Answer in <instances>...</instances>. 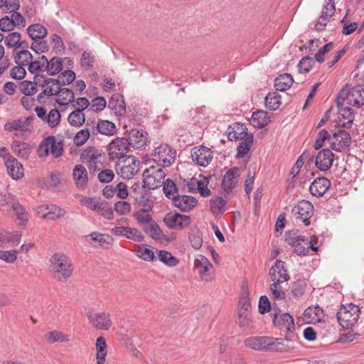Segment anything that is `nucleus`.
<instances>
[{
	"label": "nucleus",
	"mask_w": 364,
	"mask_h": 364,
	"mask_svg": "<svg viewBox=\"0 0 364 364\" xmlns=\"http://www.w3.org/2000/svg\"><path fill=\"white\" fill-rule=\"evenodd\" d=\"M281 339L269 336H250L244 340V345L257 351H287Z\"/></svg>",
	"instance_id": "f257e3e1"
},
{
	"label": "nucleus",
	"mask_w": 364,
	"mask_h": 364,
	"mask_svg": "<svg viewBox=\"0 0 364 364\" xmlns=\"http://www.w3.org/2000/svg\"><path fill=\"white\" fill-rule=\"evenodd\" d=\"M269 276L273 282L270 286L273 296H284V293L281 290L280 284L287 282L290 278L287 273L286 263L282 260H277L269 269Z\"/></svg>",
	"instance_id": "f03ea898"
},
{
	"label": "nucleus",
	"mask_w": 364,
	"mask_h": 364,
	"mask_svg": "<svg viewBox=\"0 0 364 364\" xmlns=\"http://www.w3.org/2000/svg\"><path fill=\"white\" fill-rule=\"evenodd\" d=\"M282 310L279 308V311H276L272 316L274 325L280 330L286 329V341L285 345L288 350L294 348L292 346V337H294L293 331L295 329V324L293 317L288 313H282Z\"/></svg>",
	"instance_id": "7ed1b4c3"
},
{
	"label": "nucleus",
	"mask_w": 364,
	"mask_h": 364,
	"mask_svg": "<svg viewBox=\"0 0 364 364\" xmlns=\"http://www.w3.org/2000/svg\"><path fill=\"white\" fill-rule=\"evenodd\" d=\"M360 312L359 306L353 303L342 304L336 313V318L343 328L349 329L357 323Z\"/></svg>",
	"instance_id": "20e7f679"
},
{
	"label": "nucleus",
	"mask_w": 364,
	"mask_h": 364,
	"mask_svg": "<svg viewBox=\"0 0 364 364\" xmlns=\"http://www.w3.org/2000/svg\"><path fill=\"white\" fill-rule=\"evenodd\" d=\"M50 262L53 271L59 275L60 281H67L71 277L73 267L66 255L55 253L51 257Z\"/></svg>",
	"instance_id": "39448f33"
},
{
	"label": "nucleus",
	"mask_w": 364,
	"mask_h": 364,
	"mask_svg": "<svg viewBox=\"0 0 364 364\" xmlns=\"http://www.w3.org/2000/svg\"><path fill=\"white\" fill-rule=\"evenodd\" d=\"M81 205L96 212L107 220L113 219V209L105 200L97 197H84L80 200Z\"/></svg>",
	"instance_id": "423d86ee"
},
{
	"label": "nucleus",
	"mask_w": 364,
	"mask_h": 364,
	"mask_svg": "<svg viewBox=\"0 0 364 364\" xmlns=\"http://www.w3.org/2000/svg\"><path fill=\"white\" fill-rule=\"evenodd\" d=\"M63 141L57 142L55 137L53 135L44 138L38 148V154L41 158L47 157L50 154L53 157L58 158L63 154Z\"/></svg>",
	"instance_id": "0eeeda50"
},
{
	"label": "nucleus",
	"mask_w": 364,
	"mask_h": 364,
	"mask_svg": "<svg viewBox=\"0 0 364 364\" xmlns=\"http://www.w3.org/2000/svg\"><path fill=\"white\" fill-rule=\"evenodd\" d=\"M139 164L140 161L134 156H125L116 163L117 173L123 178L130 179L139 171Z\"/></svg>",
	"instance_id": "6e6552de"
},
{
	"label": "nucleus",
	"mask_w": 364,
	"mask_h": 364,
	"mask_svg": "<svg viewBox=\"0 0 364 364\" xmlns=\"http://www.w3.org/2000/svg\"><path fill=\"white\" fill-rule=\"evenodd\" d=\"M176 151L167 144L156 146L152 153L153 160L163 167L170 166L176 159Z\"/></svg>",
	"instance_id": "1a4fd4ad"
},
{
	"label": "nucleus",
	"mask_w": 364,
	"mask_h": 364,
	"mask_svg": "<svg viewBox=\"0 0 364 364\" xmlns=\"http://www.w3.org/2000/svg\"><path fill=\"white\" fill-rule=\"evenodd\" d=\"M166 173L162 168L150 166L143 173V188L149 190L160 187L165 181Z\"/></svg>",
	"instance_id": "9d476101"
},
{
	"label": "nucleus",
	"mask_w": 364,
	"mask_h": 364,
	"mask_svg": "<svg viewBox=\"0 0 364 364\" xmlns=\"http://www.w3.org/2000/svg\"><path fill=\"white\" fill-rule=\"evenodd\" d=\"M346 89H342L338 95L336 104L338 109V119L341 126L343 128L348 129L351 127L354 120V113L351 108L344 107V102L346 101Z\"/></svg>",
	"instance_id": "9b49d317"
},
{
	"label": "nucleus",
	"mask_w": 364,
	"mask_h": 364,
	"mask_svg": "<svg viewBox=\"0 0 364 364\" xmlns=\"http://www.w3.org/2000/svg\"><path fill=\"white\" fill-rule=\"evenodd\" d=\"M33 60V55L27 50H21L14 57V61L18 65L12 68L11 76L14 79L22 80L26 75L23 66L27 65Z\"/></svg>",
	"instance_id": "f8f14e48"
},
{
	"label": "nucleus",
	"mask_w": 364,
	"mask_h": 364,
	"mask_svg": "<svg viewBox=\"0 0 364 364\" xmlns=\"http://www.w3.org/2000/svg\"><path fill=\"white\" fill-rule=\"evenodd\" d=\"M129 141L124 137H117L114 139L107 148L108 155L112 160L122 159L127 156L126 154L129 149Z\"/></svg>",
	"instance_id": "ddd939ff"
},
{
	"label": "nucleus",
	"mask_w": 364,
	"mask_h": 364,
	"mask_svg": "<svg viewBox=\"0 0 364 364\" xmlns=\"http://www.w3.org/2000/svg\"><path fill=\"white\" fill-rule=\"evenodd\" d=\"M314 213V205L311 202L306 200H300L291 210V214L294 217L301 220L305 226L310 225V218Z\"/></svg>",
	"instance_id": "4468645a"
},
{
	"label": "nucleus",
	"mask_w": 364,
	"mask_h": 364,
	"mask_svg": "<svg viewBox=\"0 0 364 364\" xmlns=\"http://www.w3.org/2000/svg\"><path fill=\"white\" fill-rule=\"evenodd\" d=\"M34 119L33 114L26 117H19L16 120L6 122L4 124V129L8 132L19 131L21 132L31 133L33 129L32 124Z\"/></svg>",
	"instance_id": "2eb2a0df"
},
{
	"label": "nucleus",
	"mask_w": 364,
	"mask_h": 364,
	"mask_svg": "<svg viewBox=\"0 0 364 364\" xmlns=\"http://www.w3.org/2000/svg\"><path fill=\"white\" fill-rule=\"evenodd\" d=\"M331 139L330 147L336 151H344L351 144L350 134L343 129L334 132Z\"/></svg>",
	"instance_id": "dca6fc26"
},
{
	"label": "nucleus",
	"mask_w": 364,
	"mask_h": 364,
	"mask_svg": "<svg viewBox=\"0 0 364 364\" xmlns=\"http://www.w3.org/2000/svg\"><path fill=\"white\" fill-rule=\"evenodd\" d=\"M163 221L170 229L182 230L188 227L191 223V218L178 213H168L164 216Z\"/></svg>",
	"instance_id": "f3484780"
},
{
	"label": "nucleus",
	"mask_w": 364,
	"mask_h": 364,
	"mask_svg": "<svg viewBox=\"0 0 364 364\" xmlns=\"http://www.w3.org/2000/svg\"><path fill=\"white\" fill-rule=\"evenodd\" d=\"M194 264L203 281L208 282L213 279L214 274L212 272L213 266L205 257L199 255L196 258Z\"/></svg>",
	"instance_id": "a211bd4d"
},
{
	"label": "nucleus",
	"mask_w": 364,
	"mask_h": 364,
	"mask_svg": "<svg viewBox=\"0 0 364 364\" xmlns=\"http://www.w3.org/2000/svg\"><path fill=\"white\" fill-rule=\"evenodd\" d=\"M191 156L197 165L206 167L212 161L213 151L205 146H194L191 149Z\"/></svg>",
	"instance_id": "6ab92c4d"
},
{
	"label": "nucleus",
	"mask_w": 364,
	"mask_h": 364,
	"mask_svg": "<svg viewBox=\"0 0 364 364\" xmlns=\"http://www.w3.org/2000/svg\"><path fill=\"white\" fill-rule=\"evenodd\" d=\"M36 212L38 217L51 220L58 219L66 213L63 208L53 204L37 206Z\"/></svg>",
	"instance_id": "aec40b11"
},
{
	"label": "nucleus",
	"mask_w": 364,
	"mask_h": 364,
	"mask_svg": "<svg viewBox=\"0 0 364 364\" xmlns=\"http://www.w3.org/2000/svg\"><path fill=\"white\" fill-rule=\"evenodd\" d=\"M240 168L235 166L229 169L224 175L221 183L224 198H228L230 195H232V190L237 182L236 177L238 176Z\"/></svg>",
	"instance_id": "412c9836"
},
{
	"label": "nucleus",
	"mask_w": 364,
	"mask_h": 364,
	"mask_svg": "<svg viewBox=\"0 0 364 364\" xmlns=\"http://www.w3.org/2000/svg\"><path fill=\"white\" fill-rule=\"evenodd\" d=\"M127 140L129 146L136 149H141L149 143L148 133L142 129H132Z\"/></svg>",
	"instance_id": "4be33fe9"
},
{
	"label": "nucleus",
	"mask_w": 364,
	"mask_h": 364,
	"mask_svg": "<svg viewBox=\"0 0 364 364\" xmlns=\"http://www.w3.org/2000/svg\"><path fill=\"white\" fill-rule=\"evenodd\" d=\"M173 205L181 212L188 213L192 210L197 205L198 200L188 195H177L172 200Z\"/></svg>",
	"instance_id": "5701e85b"
},
{
	"label": "nucleus",
	"mask_w": 364,
	"mask_h": 364,
	"mask_svg": "<svg viewBox=\"0 0 364 364\" xmlns=\"http://www.w3.org/2000/svg\"><path fill=\"white\" fill-rule=\"evenodd\" d=\"M333 159V153L329 149H323L315 157V165L320 171H326L331 167Z\"/></svg>",
	"instance_id": "b1692460"
},
{
	"label": "nucleus",
	"mask_w": 364,
	"mask_h": 364,
	"mask_svg": "<svg viewBox=\"0 0 364 364\" xmlns=\"http://www.w3.org/2000/svg\"><path fill=\"white\" fill-rule=\"evenodd\" d=\"M85 238L91 245L103 249H108L113 242L112 236L102 234L98 232H92L90 234L85 235Z\"/></svg>",
	"instance_id": "393cba45"
},
{
	"label": "nucleus",
	"mask_w": 364,
	"mask_h": 364,
	"mask_svg": "<svg viewBox=\"0 0 364 364\" xmlns=\"http://www.w3.org/2000/svg\"><path fill=\"white\" fill-rule=\"evenodd\" d=\"M285 297H273L274 301L271 302L268 297H259L258 302V311L261 314L269 313L272 316L276 311H279L280 307L279 301Z\"/></svg>",
	"instance_id": "a878e982"
},
{
	"label": "nucleus",
	"mask_w": 364,
	"mask_h": 364,
	"mask_svg": "<svg viewBox=\"0 0 364 364\" xmlns=\"http://www.w3.org/2000/svg\"><path fill=\"white\" fill-rule=\"evenodd\" d=\"M88 318L92 326L98 330H107L112 326V321L105 313L89 312Z\"/></svg>",
	"instance_id": "bb28decb"
},
{
	"label": "nucleus",
	"mask_w": 364,
	"mask_h": 364,
	"mask_svg": "<svg viewBox=\"0 0 364 364\" xmlns=\"http://www.w3.org/2000/svg\"><path fill=\"white\" fill-rule=\"evenodd\" d=\"M347 104L360 107L364 105V86H356L351 90H346Z\"/></svg>",
	"instance_id": "cd10ccee"
},
{
	"label": "nucleus",
	"mask_w": 364,
	"mask_h": 364,
	"mask_svg": "<svg viewBox=\"0 0 364 364\" xmlns=\"http://www.w3.org/2000/svg\"><path fill=\"white\" fill-rule=\"evenodd\" d=\"M331 186L330 181L326 177H318L309 186L310 193L316 197L323 196Z\"/></svg>",
	"instance_id": "c85d7f7f"
},
{
	"label": "nucleus",
	"mask_w": 364,
	"mask_h": 364,
	"mask_svg": "<svg viewBox=\"0 0 364 364\" xmlns=\"http://www.w3.org/2000/svg\"><path fill=\"white\" fill-rule=\"evenodd\" d=\"M73 178L77 188L84 190L88 183L87 171L81 164L75 165L73 170Z\"/></svg>",
	"instance_id": "c756f323"
},
{
	"label": "nucleus",
	"mask_w": 364,
	"mask_h": 364,
	"mask_svg": "<svg viewBox=\"0 0 364 364\" xmlns=\"http://www.w3.org/2000/svg\"><path fill=\"white\" fill-rule=\"evenodd\" d=\"M5 165L8 174L15 180L21 178L23 176V168L21 163L13 156H9L6 161Z\"/></svg>",
	"instance_id": "7c9ffc66"
},
{
	"label": "nucleus",
	"mask_w": 364,
	"mask_h": 364,
	"mask_svg": "<svg viewBox=\"0 0 364 364\" xmlns=\"http://www.w3.org/2000/svg\"><path fill=\"white\" fill-rule=\"evenodd\" d=\"M293 248L294 252L300 256L306 255L310 249L314 252H317L318 250V247L317 246H314L312 244V241L309 242L308 237L301 235L299 236L298 241L294 245Z\"/></svg>",
	"instance_id": "2f4dec72"
},
{
	"label": "nucleus",
	"mask_w": 364,
	"mask_h": 364,
	"mask_svg": "<svg viewBox=\"0 0 364 364\" xmlns=\"http://www.w3.org/2000/svg\"><path fill=\"white\" fill-rule=\"evenodd\" d=\"M108 107L114 112L117 117L124 115L126 112V105L124 97L119 94H114L109 100Z\"/></svg>",
	"instance_id": "473e14b6"
},
{
	"label": "nucleus",
	"mask_w": 364,
	"mask_h": 364,
	"mask_svg": "<svg viewBox=\"0 0 364 364\" xmlns=\"http://www.w3.org/2000/svg\"><path fill=\"white\" fill-rule=\"evenodd\" d=\"M228 138L230 141H236L239 139L245 138L250 135L247 132V127L244 124L235 123L230 125L226 131Z\"/></svg>",
	"instance_id": "72a5a7b5"
},
{
	"label": "nucleus",
	"mask_w": 364,
	"mask_h": 364,
	"mask_svg": "<svg viewBox=\"0 0 364 364\" xmlns=\"http://www.w3.org/2000/svg\"><path fill=\"white\" fill-rule=\"evenodd\" d=\"M269 114L263 110H257L252 113L250 124L255 128L262 129L269 122Z\"/></svg>",
	"instance_id": "f704fd0d"
},
{
	"label": "nucleus",
	"mask_w": 364,
	"mask_h": 364,
	"mask_svg": "<svg viewBox=\"0 0 364 364\" xmlns=\"http://www.w3.org/2000/svg\"><path fill=\"white\" fill-rule=\"evenodd\" d=\"M26 31L29 37L34 41L44 39L48 34L46 28L40 23L30 25Z\"/></svg>",
	"instance_id": "c9c22d12"
},
{
	"label": "nucleus",
	"mask_w": 364,
	"mask_h": 364,
	"mask_svg": "<svg viewBox=\"0 0 364 364\" xmlns=\"http://www.w3.org/2000/svg\"><path fill=\"white\" fill-rule=\"evenodd\" d=\"M11 146L12 151L17 156L24 159H28L31 149L28 144L24 141L14 140L11 143Z\"/></svg>",
	"instance_id": "e433bc0d"
},
{
	"label": "nucleus",
	"mask_w": 364,
	"mask_h": 364,
	"mask_svg": "<svg viewBox=\"0 0 364 364\" xmlns=\"http://www.w3.org/2000/svg\"><path fill=\"white\" fill-rule=\"evenodd\" d=\"M57 95H60V98L55 100V102L60 106L67 105L70 102L74 101V92L68 88H61L56 86Z\"/></svg>",
	"instance_id": "4c0bfd02"
},
{
	"label": "nucleus",
	"mask_w": 364,
	"mask_h": 364,
	"mask_svg": "<svg viewBox=\"0 0 364 364\" xmlns=\"http://www.w3.org/2000/svg\"><path fill=\"white\" fill-rule=\"evenodd\" d=\"M294 79L290 74L284 73L279 75L274 80V86L277 90L285 91L293 84Z\"/></svg>",
	"instance_id": "58836bf2"
},
{
	"label": "nucleus",
	"mask_w": 364,
	"mask_h": 364,
	"mask_svg": "<svg viewBox=\"0 0 364 364\" xmlns=\"http://www.w3.org/2000/svg\"><path fill=\"white\" fill-rule=\"evenodd\" d=\"M96 132L104 135L112 136L117 132L115 124L109 120H99L95 127Z\"/></svg>",
	"instance_id": "ea45409f"
},
{
	"label": "nucleus",
	"mask_w": 364,
	"mask_h": 364,
	"mask_svg": "<svg viewBox=\"0 0 364 364\" xmlns=\"http://www.w3.org/2000/svg\"><path fill=\"white\" fill-rule=\"evenodd\" d=\"M227 201L221 196H214L210 200V211L214 215L223 213L225 210Z\"/></svg>",
	"instance_id": "a19ab883"
},
{
	"label": "nucleus",
	"mask_w": 364,
	"mask_h": 364,
	"mask_svg": "<svg viewBox=\"0 0 364 364\" xmlns=\"http://www.w3.org/2000/svg\"><path fill=\"white\" fill-rule=\"evenodd\" d=\"M323 310L318 306L307 308L304 312V320L307 323H316L321 321Z\"/></svg>",
	"instance_id": "79ce46f5"
},
{
	"label": "nucleus",
	"mask_w": 364,
	"mask_h": 364,
	"mask_svg": "<svg viewBox=\"0 0 364 364\" xmlns=\"http://www.w3.org/2000/svg\"><path fill=\"white\" fill-rule=\"evenodd\" d=\"M63 69V60L59 57H53L45 66V70L48 75L53 76L58 74Z\"/></svg>",
	"instance_id": "37998d69"
},
{
	"label": "nucleus",
	"mask_w": 364,
	"mask_h": 364,
	"mask_svg": "<svg viewBox=\"0 0 364 364\" xmlns=\"http://www.w3.org/2000/svg\"><path fill=\"white\" fill-rule=\"evenodd\" d=\"M264 103L267 109L275 111L282 104L281 95L277 92H269L264 98Z\"/></svg>",
	"instance_id": "c03bdc74"
},
{
	"label": "nucleus",
	"mask_w": 364,
	"mask_h": 364,
	"mask_svg": "<svg viewBox=\"0 0 364 364\" xmlns=\"http://www.w3.org/2000/svg\"><path fill=\"white\" fill-rule=\"evenodd\" d=\"M95 347L97 350V363L104 364L105 361V357L107 355V344L105 339L102 336L98 337L96 340Z\"/></svg>",
	"instance_id": "a18cd8bd"
},
{
	"label": "nucleus",
	"mask_w": 364,
	"mask_h": 364,
	"mask_svg": "<svg viewBox=\"0 0 364 364\" xmlns=\"http://www.w3.org/2000/svg\"><path fill=\"white\" fill-rule=\"evenodd\" d=\"M99 157H103V159H105V156L100 151L95 147L89 146L83 150L80 154V159L82 163L87 164L90 161L97 160Z\"/></svg>",
	"instance_id": "49530a36"
},
{
	"label": "nucleus",
	"mask_w": 364,
	"mask_h": 364,
	"mask_svg": "<svg viewBox=\"0 0 364 364\" xmlns=\"http://www.w3.org/2000/svg\"><path fill=\"white\" fill-rule=\"evenodd\" d=\"M252 142L253 135L250 134L238 144L237 147V157L244 158L250 151Z\"/></svg>",
	"instance_id": "de8ad7c7"
},
{
	"label": "nucleus",
	"mask_w": 364,
	"mask_h": 364,
	"mask_svg": "<svg viewBox=\"0 0 364 364\" xmlns=\"http://www.w3.org/2000/svg\"><path fill=\"white\" fill-rule=\"evenodd\" d=\"M69 124L75 127H81L85 122V117L82 109L77 108L73 112L69 114L68 117Z\"/></svg>",
	"instance_id": "09e8293b"
},
{
	"label": "nucleus",
	"mask_w": 364,
	"mask_h": 364,
	"mask_svg": "<svg viewBox=\"0 0 364 364\" xmlns=\"http://www.w3.org/2000/svg\"><path fill=\"white\" fill-rule=\"evenodd\" d=\"M162 185L164 193L167 198L173 200L179 194L178 189L173 180L167 178Z\"/></svg>",
	"instance_id": "8fccbe9b"
},
{
	"label": "nucleus",
	"mask_w": 364,
	"mask_h": 364,
	"mask_svg": "<svg viewBox=\"0 0 364 364\" xmlns=\"http://www.w3.org/2000/svg\"><path fill=\"white\" fill-rule=\"evenodd\" d=\"M75 79V73L74 71L70 70H65V72L61 73L57 79H55V80L58 81V82L55 83V85L58 87L67 85L73 82Z\"/></svg>",
	"instance_id": "3c124183"
},
{
	"label": "nucleus",
	"mask_w": 364,
	"mask_h": 364,
	"mask_svg": "<svg viewBox=\"0 0 364 364\" xmlns=\"http://www.w3.org/2000/svg\"><path fill=\"white\" fill-rule=\"evenodd\" d=\"M159 259L168 267H175L178 264V260L171 252L161 250L158 254Z\"/></svg>",
	"instance_id": "603ef678"
},
{
	"label": "nucleus",
	"mask_w": 364,
	"mask_h": 364,
	"mask_svg": "<svg viewBox=\"0 0 364 364\" xmlns=\"http://www.w3.org/2000/svg\"><path fill=\"white\" fill-rule=\"evenodd\" d=\"M236 322L240 326V327L245 329H249L252 326L251 312H237Z\"/></svg>",
	"instance_id": "864d4df0"
},
{
	"label": "nucleus",
	"mask_w": 364,
	"mask_h": 364,
	"mask_svg": "<svg viewBox=\"0 0 364 364\" xmlns=\"http://www.w3.org/2000/svg\"><path fill=\"white\" fill-rule=\"evenodd\" d=\"M315 59L309 55L303 57L297 65L298 70L300 73H308L315 63Z\"/></svg>",
	"instance_id": "5fc2aeb1"
},
{
	"label": "nucleus",
	"mask_w": 364,
	"mask_h": 364,
	"mask_svg": "<svg viewBox=\"0 0 364 364\" xmlns=\"http://www.w3.org/2000/svg\"><path fill=\"white\" fill-rule=\"evenodd\" d=\"M143 230L155 240H159L162 234L159 225L154 222L143 227Z\"/></svg>",
	"instance_id": "6e6d98bb"
},
{
	"label": "nucleus",
	"mask_w": 364,
	"mask_h": 364,
	"mask_svg": "<svg viewBox=\"0 0 364 364\" xmlns=\"http://www.w3.org/2000/svg\"><path fill=\"white\" fill-rule=\"evenodd\" d=\"M136 255L145 261H154L156 259L154 251L146 245H141L139 247Z\"/></svg>",
	"instance_id": "4d7b16f0"
},
{
	"label": "nucleus",
	"mask_w": 364,
	"mask_h": 364,
	"mask_svg": "<svg viewBox=\"0 0 364 364\" xmlns=\"http://www.w3.org/2000/svg\"><path fill=\"white\" fill-rule=\"evenodd\" d=\"M61 114L56 108L52 109L47 114L46 122H47L50 128L56 127L60 122Z\"/></svg>",
	"instance_id": "13d9d810"
},
{
	"label": "nucleus",
	"mask_w": 364,
	"mask_h": 364,
	"mask_svg": "<svg viewBox=\"0 0 364 364\" xmlns=\"http://www.w3.org/2000/svg\"><path fill=\"white\" fill-rule=\"evenodd\" d=\"M11 208L16 213L18 219L21 221V224L25 225L26 223L28 221V213L25 210V208L16 201L12 204Z\"/></svg>",
	"instance_id": "bf43d9fd"
},
{
	"label": "nucleus",
	"mask_w": 364,
	"mask_h": 364,
	"mask_svg": "<svg viewBox=\"0 0 364 364\" xmlns=\"http://www.w3.org/2000/svg\"><path fill=\"white\" fill-rule=\"evenodd\" d=\"M196 183V190L198 191L199 193L202 197H207L210 195L211 191L208 188V178L207 177H204L203 180H195Z\"/></svg>",
	"instance_id": "052dcab7"
},
{
	"label": "nucleus",
	"mask_w": 364,
	"mask_h": 364,
	"mask_svg": "<svg viewBox=\"0 0 364 364\" xmlns=\"http://www.w3.org/2000/svg\"><path fill=\"white\" fill-rule=\"evenodd\" d=\"M331 134H330L327 130H326L324 129H321L318 132V136H317L316 141L314 144V149L316 150H318L319 149H321L323 146L324 141L326 140H328L330 144L331 139Z\"/></svg>",
	"instance_id": "680f3d73"
},
{
	"label": "nucleus",
	"mask_w": 364,
	"mask_h": 364,
	"mask_svg": "<svg viewBox=\"0 0 364 364\" xmlns=\"http://www.w3.org/2000/svg\"><path fill=\"white\" fill-rule=\"evenodd\" d=\"M90 136L89 128H85L76 133L74 137V143L76 146L83 145Z\"/></svg>",
	"instance_id": "e2e57ef3"
},
{
	"label": "nucleus",
	"mask_w": 364,
	"mask_h": 364,
	"mask_svg": "<svg viewBox=\"0 0 364 364\" xmlns=\"http://www.w3.org/2000/svg\"><path fill=\"white\" fill-rule=\"evenodd\" d=\"M46 339L49 343L55 342H64L68 341V336L58 331H52L46 334Z\"/></svg>",
	"instance_id": "0e129e2a"
},
{
	"label": "nucleus",
	"mask_w": 364,
	"mask_h": 364,
	"mask_svg": "<svg viewBox=\"0 0 364 364\" xmlns=\"http://www.w3.org/2000/svg\"><path fill=\"white\" fill-rule=\"evenodd\" d=\"M33 80L36 81L38 85L41 87H45L50 85L55 86V83L58 82V80H55L53 78L47 77L45 75L43 74H36L33 77Z\"/></svg>",
	"instance_id": "69168bd1"
},
{
	"label": "nucleus",
	"mask_w": 364,
	"mask_h": 364,
	"mask_svg": "<svg viewBox=\"0 0 364 364\" xmlns=\"http://www.w3.org/2000/svg\"><path fill=\"white\" fill-rule=\"evenodd\" d=\"M126 229L125 237L127 238L136 242H142L144 240V237L138 229L129 227H127Z\"/></svg>",
	"instance_id": "338daca9"
},
{
	"label": "nucleus",
	"mask_w": 364,
	"mask_h": 364,
	"mask_svg": "<svg viewBox=\"0 0 364 364\" xmlns=\"http://www.w3.org/2000/svg\"><path fill=\"white\" fill-rule=\"evenodd\" d=\"M306 282L305 279H299L294 282L291 285V292L293 296H302L305 294Z\"/></svg>",
	"instance_id": "774afa93"
}]
</instances>
